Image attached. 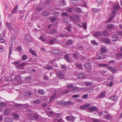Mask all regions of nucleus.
<instances>
[{
  "instance_id": "nucleus-1",
  "label": "nucleus",
  "mask_w": 122,
  "mask_h": 122,
  "mask_svg": "<svg viewBox=\"0 0 122 122\" xmlns=\"http://www.w3.org/2000/svg\"><path fill=\"white\" fill-rule=\"evenodd\" d=\"M75 117L72 116H67L66 117V118L68 121L73 122L75 119Z\"/></svg>"
},
{
  "instance_id": "nucleus-2",
  "label": "nucleus",
  "mask_w": 122,
  "mask_h": 122,
  "mask_svg": "<svg viewBox=\"0 0 122 122\" xmlns=\"http://www.w3.org/2000/svg\"><path fill=\"white\" fill-rule=\"evenodd\" d=\"M112 41L114 42H116L117 41L119 38V35L117 34L114 35L112 37Z\"/></svg>"
},
{
  "instance_id": "nucleus-3",
  "label": "nucleus",
  "mask_w": 122,
  "mask_h": 122,
  "mask_svg": "<svg viewBox=\"0 0 122 122\" xmlns=\"http://www.w3.org/2000/svg\"><path fill=\"white\" fill-rule=\"evenodd\" d=\"M70 18L73 20L78 21L79 20V17L77 15H74L72 17L71 16Z\"/></svg>"
},
{
  "instance_id": "nucleus-4",
  "label": "nucleus",
  "mask_w": 122,
  "mask_h": 122,
  "mask_svg": "<svg viewBox=\"0 0 122 122\" xmlns=\"http://www.w3.org/2000/svg\"><path fill=\"white\" fill-rule=\"evenodd\" d=\"M101 39L103 41L105 42L106 44H108L110 42V40L108 38L102 37Z\"/></svg>"
},
{
  "instance_id": "nucleus-5",
  "label": "nucleus",
  "mask_w": 122,
  "mask_h": 122,
  "mask_svg": "<svg viewBox=\"0 0 122 122\" xmlns=\"http://www.w3.org/2000/svg\"><path fill=\"white\" fill-rule=\"evenodd\" d=\"M85 74L83 73H80L77 76L78 78L80 79H84L86 77Z\"/></svg>"
},
{
  "instance_id": "nucleus-6",
  "label": "nucleus",
  "mask_w": 122,
  "mask_h": 122,
  "mask_svg": "<svg viewBox=\"0 0 122 122\" xmlns=\"http://www.w3.org/2000/svg\"><path fill=\"white\" fill-rule=\"evenodd\" d=\"M73 10L79 13H81L82 12L81 9L78 7L74 8Z\"/></svg>"
},
{
  "instance_id": "nucleus-7",
  "label": "nucleus",
  "mask_w": 122,
  "mask_h": 122,
  "mask_svg": "<svg viewBox=\"0 0 122 122\" xmlns=\"http://www.w3.org/2000/svg\"><path fill=\"white\" fill-rule=\"evenodd\" d=\"M85 66L86 68L87 69H90L92 67L91 64L89 62H86L85 63Z\"/></svg>"
},
{
  "instance_id": "nucleus-8",
  "label": "nucleus",
  "mask_w": 122,
  "mask_h": 122,
  "mask_svg": "<svg viewBox=\"0 0 122 122\" xmlns=\"http://www.w3.org/2000/svg\"><path fill=\"white\" fill-rule=\"evenodd\" d=\"M102 32L100 31H97L94 34V36L96 37H98L101 36Z\"/></svg>"
},
{
  "instance_id": "nucleus-9",
  "label": "nucleus",
  "mask_w": 122,
  "mask_h": 122,
  "mask_svg": "<svg viewBox=\"0 0 122 122\" xmlns=\"http://www.w3.org/2000/svg\"><path fill=\"white\" fill-rule=\"evenodd\" d=\"M97 109L95 107H92L88 109L89 111L91 112H92L93 111H96Z\"/></svg>"
},
{
  "instance_id": "nucleus-10",
  "label": "nucleus",
  "mask_w": 122,
  "mask_h": 122,
  "mask_svg": "<svg viewBox=\"0 0 122 122\" xmlns=\"http://www.w3.org/2000/svg\"><path fill=\"white\" fill-rule=\"evenodd\" d=\"M122 58V53H121L117 55L116 56V59L119 60Z\"/></svg>"
},
{
  "instance_id": "nucleus-11",
  "label": "nucleus",
  "mask_w": 122,
  "mask_h": 122,
  "mask_svg": "<svg viewBox=\"0 0 122 122\" xmlns=\"http://www.w3.org/2000/svg\"><path fill=\"white\" fill-rule=\"evenodd\" d=\"M42 15L44 16H47L50 15L49 12L47 11H44L42 13Z\"/></svg>"
},
{
  "instance_id": "nucleus-12",
  "label": "nucleus",
  "mask_w": 122,
  "mask_h": 122,
  "mask_svg": "<svg viewBox=\"0 0 122 122\" xmlns=\"http://www.w3.org/2000/svg\"><path fill=\"white\" fill-rule=\"evenodd\" d=\"M114 25L112 24H109L107 25V27L108 29H112L114 27Z\"/></svg>"
},
{
  "instance_id": "nucleus-13",
  "label": "nucleus",
  "mask_w": 122,
  "mask_h": 122,
  "mask_svg": "<svg viewBox=\"0 0 122 122\" xmlns=\"http://www.w3.org/2000/svg\"><path fill=\"white\" fill-rule=\"evenodd\" d=\"M102 35L105 36H107L109 35L108 31L106 30H104L102 33Z\"/></svg>"
},
{
  "instance_id": "nucleus-14",
  "label": "nucleus",
  "mask_w": 122,
  "mask_h": 122,
  "mask_svg": "<svg viewBox=\"0 0 122 122\" xmlns=\"http://www.w3.org/2000/svg\"><path fill=\"white\" fill-rule=\"evenodd\" d=\"M73 42V41L71 39L68 40L66 42V44L67 45H70L72 44Z\"/></svg>"
},
{
  "instance_id": "nucleus-15",
  "label": "nucleus",
  "mask_w": 122,
  "mask_h": 122,
  "mask_svg": "<svg viewBox=\"0 0 122 122\" xmlns=\"http://www.w3.org/2000/svg\"><path fill=\"white\" fill-rule=\"evenodd\" d=\"M105 94L106 93L105 92H102L98 96V97L99 98H102L104 97L105 96Z\"/></svg>"
},
{
  "instance_id": "nucleus-16",
  "label": "nucleus",
  "mask_w": 122,
  "mask_h": 122,
  "mask_svg": "<svg viewBox=\"0 0 122 122\" xmlns=\"http://www.w3.org/2000/svg\"><path fill=\"white\" fill-rule=\"evenodd\" d=\"M75 65L79 69L82 70L83 69L82 65L81 63L75 64Z\"/></svg>"
},
{
  "instance_id": "nucleus-17",
  "label": "nucleus",
  "mask_w": 122,
  "mask_h": 122,
  "mask_svg": "<svg viewBox=\"0 0 122 122\" xmlns=\"http://www.w3.org/2000/svg\"><path fill=\"white\" fill-rule=\"evenodd\" d=\"M10 109H5L4 112V114L5 115H7L10 114Z\"/></svg>"
},
{
  "instance_id": "nucleus-18",
  "label": "nucleus",
  "mask_w": 122,
  "mask_h": 122,
  "mask_svg": "<svg viewBox=\"0 0 122 122\" xmlns=\"http://www.w3.org/2000/svg\"><path fill=\"white\" fill-rule=\"evenodd\" d=\"M57 75L60 78H62L64 77V75L62 72H59L57 73Z\"/></svg>"
},
{
  "instance_id": "nucleus-19",
  "label": "nucleus",
  "mask_w": 122,
  "mask_h": 122,
  "mask_svg": "<svg viewBox=\"0 0 122 122\" xmlns=\"http://www.w3.org/2000/svg\"><path fill=\"white\" fill-rule=\"evenodd\" d=\"M18 6L16 5L15 7L14 8L13 11L11 12V14L12 15L14 13H16L17 11V8Z\"/></svg>"
},
{
  "instance_id": "nucleus-20",
  "label": "nucleus",
  "mask_w": 122,
  "mask_h": 122,
  "mask_svg": "<svg viewBox=\"0 0 122 122\" xmlns=\"http://www.w3.org/2000/svg\"><path fill=\"white\" fill-rule=\"evenodd\" d=\"M56 30L54 29H52L50 30L49 33L50 34H53L56 33Z\"/></svg>"
},
{
  "instance_id": "nucleus-21",
  "label": "nucleus",
  "mask_w": 122,
  "mask_h": 122,
  "mask_svg": "<svg viewBox=\"0 0 122 122\" xmlns=\"http://www.w3.org/2000/svg\"><path fill=\"white\" fill-rule=\"evenodd\" d=\"M33 102L36 105L39 104L41 103V101L39 99H37L33 101Z\"/></svg>"
},
{
  "instance_id": "nucleus-22",
  "label": "nucleus",
  "mask_w": 122,
  "mask_h": 122,
  "mask_svg": "<svg viewBox=\"0 0 122 122\" xmlns=\"http://www.w3.org/2000/svg\"><path fill=\"white\" fill-rule=\"evenodd\" d=\"M29 51L30 53L33 55L36 56H37V55L36 54L34 50L31 49H30Z\"/></svg>"
},
{
  "instance_id": "nucleus-23",
  "label": "nucleus",
  "mask_w": 122,
  "mask_h": 122,
  "mask_svg": "<svg viewBox=\"0 0 122 122\" xmlns=\"http://www.w3.org/2000/svg\"><path fill=\"white\" fill-rule=\"evenodd\" d=\"M12 64H13L14 65H16L15 66L16 68L17 69H20V68L19 67V66L16 65H17L18 64L20 63L19 61H15L14 62H12Z\"/></svg>"
},
{
  "instance_id": "nucleus-24",
  "label": "nucleus",
  "mask_w": 122,
  "mask_h": 122,
  "mask_svg": "<svg viewBox=\"0 0 122 122\" xmlns=\"http://www.w3.org/2000/svg\"><path fill=\"white\" fill-rule=\"evenodd\" d=\"M93 84V83L92 82H85V84L86 86H91Z\"/></svg>"
},
{
  "instance_id": "nucleus-25",
  "label": "nucleus",
  "mask_w": 122,
  "mask_h": 122,
  "mask_svg": "<svg viewBox=\"0 0 122 122\" xmlns=\"http://www.w3.org/2000/svg\"><path fill=\"white\" fill-rule=\"evenodd\" d=\"M120 6L119 5H115L113 7L114 10H117L120 8Z\"/></svg>"
},
{
  "instance_id": "nucleus-26",
  "label": "nucleus",
  "mask_w": 122,
  "mask_h": 122,
  "mask_svg": "<svg viewBox=\"0 0 122 122\" xmlns=\"http://www.w3.org/2000/svg\"><path fill=\"white\" fill-rule=\"evenodd\" d=\"M57 103L59 104H61L63 105H65V102L64 101H59L57 102Z\"/></svg>"
},
{
  "instance_id": "nucleus-27",
  "label": "nucleus",
  "mask_w": 122,
  "mask_h": 122,
  "mask_svg": "<svg viewBox=\"0 0 122 122\" xmlns=\"http://www.w3.org/2000/svg\"><path fill=\"white\" fill-rule=\"evenodd\" d=\"M14 80L16 81H17L20 80V76L18 75L16 76L14 78Z\"/></svg>"
},
{
  "instance_id": "nucleus-28",
  "label": "nucleus",
  "mask_w": 122,
  "mask_h": 122,
  "mask_svg": "<svg viewBox=\"0 0 122 122\" xmlns=\"http://www.w3.org/2000/svg\"><path fill=\"white\" fill-rule=\"evenodd\" d=\"M68 54H67L65 56V59L68 62H70V60L69 59V56Z\"/></svg>"
},
{
  "instance_id": "nucleus-29",
  "label": "nucleus",
  "mask_w": 122,
  "mask_h": 122,
  "mask_svg": "<svg viewBox=\"0 0 122 122\" xmlns=\"http://www.w3.org/2000/svg\"><path fill=\"white\" fill-rule=\"evenodd\" d=\"M117 12V11L116 10H114L112 11V12L111 14V15L115 16Z\"/></svg>"
},
{
  "instance_id": "nucleus-30",
  "label": "nucleus",
  "mask_w": 122,
  "mask_h": 122,
  "mask_svg": "<svg viewBox=\"0 0 122 122\" xmlns=\"http://www.w3.org/2000/svg\"><path fill=\"white\" fill-rule=\"evenodd\" d=\"M44 90L43 89H40L38 91V94L43 95L44 94Z\"/></svg>"
},
{
  "instance_id": "nucleus-31",
  "label": "nucleus",
  "mask_w": 122,
  "mask_h": 122,
  "mask_svg": "<svg viewBox=\"0 0 122 122\" xmlns=\"http://www.w3.org/2000/svg\"><path fill=\"white\" fill-rule=\"evenodd\" d=\"M107 49L105 47H102L101 48V52L102 53H104L106 52Z\"/></svg>"
},
{
  "instance_id": "nucleus-32",
  "label": "nucleus",
  "mask_w": 122,
  "mask_h": 122,
  "mask_svg": "<svg viewBox=\"0 0 122 122\" xmlns=\"http://www.w3.org/2000/svg\"><path fill=\"white\" fill-rule=\"evenodd\" d=\"M49 19L51 22H53L56 20V19L55 17H51Z\"/></svg>"
},
{
  "instance_id": "nucleus-33",
  "label": "nucleus",
  "mask_w": 122,
  "mask_h": 122,
  "mask_svg": "<svg viewBox=\"0 0 122 122\" xmlns=\"http://www.w3.org/2000/svg\"><path fill=\"white\" fill-rule=\"evenodd\" d=\"M73 57L75 59L77 60L78 59V57L77 54L76 53H74L72 54Z\"/></svg>"
},
{
  "instance_id": "nucleus-34",
  "label": "nucleus",
  "mask_w": 122,
  "mask_h": 122,
  "mask_svg": "<svg viewBox=\"0 0 122 122\" xmlns=\"http://www.w3.org/2000/svg\"><path fill=\"white\" fill-rule=\"evenodd\" d=\"M101 59H103L104 58L105 56V55L102 54H100L99 55Z\"/></svg>"
},
{
  "instance_id": "nucleus-35",
  "label": "nucleus",
  "mask_w": 122,
  "mask_h": 122,
  "mask_svg": "<svg viewBox=\"0 0 122 122\" xmlns=\"http://www.w3.org/2000/svg\"><path fill=\"white\" fill-rule=\"evenodd\" d=\"M51 2V1L50 0H46L43 3V4L45 5L49 4Z\"/></svg>"
},
{
  "instance_id": "nucleus-36",
  "label": "nucleus",
  "mask_w": 122,
  "mask_h": 122,
  "mask_svg": "<svg viewBox=\"0 0 122 122\" xmlns=\"http://www.w3.org/2000/svg\"><path fill=\"white\" fill-rule=\"evenodd\" d=\"M73 7H71L68 8L67 10L68 12L69 13H72L73 12Z\"/></svg>"
},
{
  "instance_id": "nucleus-37",
  "label": "nucleus",
  "mask_w": 122,
  "mask_h": 122,
  "mask_svg": "<svg viewBox=\"0 0 122 122\" xmlns=\"http://www.w3.org/2000/svg\"><path fill=\"white\" fill-rule=\"evenodd\" d=\"M82 25L83 26V27L86 30L87 29L86 28V22H83L82 23Z\"/></svg>"
},
{
  "instance_id": "nucleus-38",
  "label": "nucleus",
  "mask_w": 122,
  "mask_h": 122,
  "mask_svg": "<svg viewBox=\"0 0 122 122\" xmlns=\"http://www.w3.org/2000/svg\"><path fill=\"white\" fill-rule=\"evenodd\" d=\"M27 56L26 55H23L22 56V60H25L27 59Z\"/></svg>"
},
{
  "instance_id": "nucleus-39",
  "label": "nucleus",
  "mask_w": 122,
  "mask_h": 122,
  "mask_svg": "<svg viewBox=\"0 0 122 122\" xmlns=\"http://www.w3.org/2000/svg\"><path fill=\"white\" fill-rule=\"evenodd\" d=\"M107 65L106 64H100L98 65V66L99 67H105Z\"/></svg>"
},
{
  "instance_id": "nucleus-40",
  "label": "nucleus",
  "mask_w": 122,
  "mask_h": 122,
  "mask_svg": "<svg viewBox=\"0 0 122 122\" xmlns=\"http://www.w3.org/2000/svg\"><path fill=\"white\" fill-rule=\"evenodd\" d=\"M112 16L107 20V23L110 22V20H112L115 17V16Z\"/></svg>"
},
{
  "instance_id": "nucleus-41",
  "label": "nucleus",
  "mask_w": 122,
  "mask_h": 122,
  "mask_svg": "<svg viewBox=\"0 0 122 122\" xmlns=\"http://www.w3.org/2000/svg\"><path fill=\"white\" fill-rule=\"evenodd\" d=\"M91 42L92 44L93 45H96L98 44V43L95 40H92Z\"/></svg>"
},
{
  "instance_id": "nucleus-42",
  "label": "nucleus",
  "mask_w": 122,
  "mask_h": 122,
  "mask_svg": "<svg viewBox=\"0 0 122 122\" xmlns=\"http://www.w3.org/2000/svg\"><path fill=\"white\" fill-rule=\"evenodd\" d=\"M100 9H97L94 8L92 9V11L95 12H97L100 11Z\"/></svg>"
},
{
  "instance_id": "nucleus-43",
  "label": "nucleus",
  "mask_w": 122,
  "mask_h": 122,
  "mask_svg": "<svg viewBox=\"0 0 122 122\" xmlns=\"http://www.w3.org/2000/svg\"><path fill=\"white\" fill-rule=\"evenodd\" d=\"M71 2L74 4H76L78 3V0H71Z\"/></svg>"
},
{
  "instance_id": "nucleus-44",
  "label": "nucleus",
  "mask_w": 122,
  "mask_h": 122,
  "mask_svg": "<svg viewBox=\"0 0 122 122\" xmlns=\"http://www.w3.org/2000/svg\"><path fill=\"white\" fill-rule=\"evenodd\" d=\"M108 69L109 70L112 71L113 72H115V70L113 68L111 67H109Z\"/></svg>"
},
{
  "instance_id": "nucleus-45",
  "label": "nucleus",
  "mask_w": 122,
  "mask_h": 122,
  "mask_svg": "<svg viewBox=\"0 0 122 122\" xmlns=\"http://www.w3.org/2000/svg\"><path fill=\"white\" fill-rule=\"evenodd\" d=\"M72 103V102L71 101H69L66 102H65V105H69Z\"/></svg>"
},
{
  "instance_id": "nucleus-46",
  "label": "nucleus",
  "mask_w": 122,
  "mask_h": 122,
  "mask_svg": "<svg viewBox=\"0 0 122 122\" xmlns=\"http://www.w3.org/2000/svg\"><path fill=\"white\" fill-rule=\"evenodd\" d=\"M33 117L34 118H35L36 120L38 119H39L38 116L36 114V113H35L33 116Z\"/></svg>"
},
{
  "instance_id": "nucleus-47",
  "label": "nucleus",
  "mask_w": 122,
  "mask_h": 122,
  "mask_svg": "<svg viewBox=\"0 0 122 122\" xmlns=\"http://www.w3.org/2000/svg\"><path fill=\"white\" fill-rule=\"evenodd\" d=\"M59 15V12H55L52 13V15H53L56 16H57Z\"/></svg>"
},
{
  "instance_id": "nucleus-48",
  "label": "nucleus",
  "mask_w": 122,
  "mask_h": 122,
  "mask_svg": "<svg viewBox=\"0 0 122 122\" xmlns=\"http://www.w3.org/2000/svg\"><path fill=\"white\" fill-rule=\"evenodd\" d=\"M71 26L70 25L67 26L66 27V29L69 32H70L71 31Z\"/></svg>"
},
{
  "instance_id": "nucleus-49",
  "label": "nucleus",
  "mask_w": 122,
  "mask_h": 122,
  "mask_svg": "<svg viewBox=\"0 0 122 122\" xmlns=\"http://www.w3.org/2000/svg\"><path fill=\"white\" fill-rule=\"evenodd\" d=\"M9 56H10V55L11 53V51H12V47L11 46L9 48Z\"/></svg>"
},
{
  "instance_id": "nucleus-50",
  "label": "nucleus",
  "mask_w": 122,
  "mask_h": 122,
  "mask_svg": "<svg viewBox=\"0 0 122 122\" xmlns=\"http://www.w3.org/2000/svg\"><path fill=\"white\" fill-rule=\"evenodd\" d=\"M73 87V84H69L68 85L67 88H71Z\"/></svg>"
},
{
  "instance_id": "nucleus-51",
  "label": "nucleus",
  "mask_w": 122,
  "mask_h": 122,
  "mask_svg": "<svg viewBox=\"0 0 122 122\" xmlns=\"http://www.w3.org/2000/svg\"><path fill=\"white\" fill-rule=\"evenodd\" d=\"M115 96H113V97H111L109 98V99L113 101H115L116 100V99L115 98Z\"/></svg>"
},
{
  "instance_id": "nucleus-52",
  "label": "nucleus",
  "mask_w": 122,
  "mask_h": 122,
  "mask_svg": "<svg viewBox=\"0 0 122 122\" xmlns=\"http://www.w3.org/2000/svg\"><path fill=\"white\" fill-rule=\"evenodd\" d=\"M82 97V98L86 99L88 97V95L87 94H85L83 95Z\"/></svg>"
},
{
  "instance_id": "nucleus-53",
  "label": "nucleus",
  "mask_w": 122,
  "mask_h": 122,
  "mask_svg": "<svg viewBox=\"0 0 122 122\" xmlns=\"http://www.w3.org/2000/svg\"><path fill=\"white\" fill-rule=\"evenodd\" d=\"M92 120L93 122H100L98 119L93 118Z\"/></svg>"
},
{
  "instance_id": "nucleus-54",
  "label": "nucleus",
  "mask_w": 122,
  "mask_h": 122,
  "mask_svg": "<svg viewBox=\"0 0 122 122\" xmlns=\"http://www.w3.org/2000/svg\"><path fill=\"white\" fill-rule=\"evenodd\" d=\"M102 115L106 116L107 114V112L106 111L102 112L101 113Z\"/></svg>"
},
{
  "instance_id": "nucleus-55",
  "label": "nucleus",
  "mask_w": 122,
  "mask_h": 122,
  "mask_svg": "<svg viewBox=\"0 0 122 122\" xmlns=\"http://www.w3.org/2000/svg\"><path fill=\"white\" fill-rule=\"evenodd\" d=\"M105 118L108 120H110L112 118V117L111 116L108 115L105 117Z\"/></svg>"
},
{
  "instance_id": "nucleus-56",
  "label": "nucleus",
  "mask_w": 122,
  "mask_h": 122,
  "mask_svg": "<svg viewBox=\"0 0 122 122\" xmlns=\"http://www.w3.org/2000/svg\"><path fill=\"white\" fill-rule=\"evenodd\" d=\"M62 15L63 16H67L68 15V14L66 12H62Z\"/></svg>"
},
{
  "instance_id": "nucleus-57",
  "label": "nucleus",
  "mask_w": 122,
  "mask_h": 122,
  "mask_svg": "<svg viewBox=\"0 0 122 122\" xmlns=\"http://www.w3.org/2000/svg\"><path fill=\"white\" fill-rule=\"evenodd\" d=\"M21 105V104H19L17 103H16L15 105V106L17 107H20Z\"/></svg>"
},
{
  "instance_id": "nucleus-58",
  "label": "nucleus",
  "mask_w": 122,
  "mask_h": 122,
  "mask_svg": "<svg viewBox=\"0 0 122 122\" xmlns=\"http://www.w3.org/2000/svg\"><path fill=\"white\" fill-rule=\"evenodd\" d=\"M16 49L18 51H19L22 49V48L20 46H18L17 47Z\"/></svg>"
},
{
  "instance_id": "nucleus-59",
  "label": "nucleus",
  "mask_w": 122,
  "mask_h": 122,
  "mask_svg": "<svg viewBox=\"0 0 122 122\" xmlns=\"http://www.w3.org/2000/svg\"><path fill=\"white\" fill-rule=\"evenodd\" d=\"M68 20V19L67 18H64L63 19V21L65 22L66 23H67Z\"/></svg>"
},
{
  "instance_id": "nucleus-60",
  "label": "nucleus",
  "mask_w": 122,
  "mask_h": 122,
  "mask_svg": "<svg viewBox=\"0 0 122 122\" xmlns=\"http://www.w3.org/2000/svg\"><path fill=\"white\" fill-rule=\"evenodd\" d=\"M31 79V77L30 76H27L26 77V81H30Z\"/></svg>"
},
{
  "instance_id": "nucleus-61",
  "label": "nucleus",
  "mask_w": 122,
  "mask_h": 122,
  "mask_svg": "<svg viewBox=\"0 0 122 122\" xmlns=\"http://www.w3.org/2000/svg\"><path fill=\"white\" fill-rule=\"evenodd\" d=\"M79 95H74L72 96V97L74 98H77L79 97Z\"/></svg>"
},
{
  "instance_id": "nucleus-62",
  "label": "nucleus",
  "mask_w": 122,
  "mask_h": 122,
  "mask_svg": "<svg viewBox=\"0 0 122 122\" xmlns=\"http://www.w3.org/2000/svg\"><path fill=\"white\" fill-rule=\"evenodd\" d=\"M49 43L51 44H54V40L53 39H51L50 40Z\"/></svg>"
},
{
  "instance_id": "nucleus-63",
  "label": "nucleus",
  "mask_w": 122,
  "mask_h": 122,
  "mask_svg": "<svg viewBox=\"0 0 122 122\" xmlns=\"http://www.w3.org/2000/svg\"><path fill=\"white\" fill-rule=\"evenodd\" d=\"M63 34H59L57 36V37H61V38H62L63 35Z\"/></svg>"
},
{
  "instance_id": "nucleus-64",
  "label": "nucleus",
  "mask_w": 122,
  "mask_h": 122,
  "mask_svg": "<svg viewBox=\"0 0 122 122\" xmlns=\"http://www.w3.org/2000/svg\"><path fill=\"white\" fill-rule=\"evenodd\" d=\"M53 52L54 54H56L58 52V50H57L54 49L53 50Z\"/></svg>"
}]
</instances>
